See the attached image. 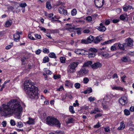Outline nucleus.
Returning <instances> with one entry per match:
<instances>
[{
	"mask_svg": "<svg viewBox=\"0 0 134 134\" xmlns=\"http://www.w3.org/2000/svg\"><path fill=\"white\" fill-rule=\"evenodd\" d=\"M17 100H11L7 105L3 104V109H0V113L3 116H12L14 114H16L17 116H20L22 108L19 102H17Z\"/></svg>",
	"mask_w": 134,
	"mask_h": 134,
	"instance_id": "1",
	"label": "nucleus"
},
{
	"mask_svg": "<svg viewBox=\"0 0 134 134\" xmlns=\"http://www.w3.org/2000/svg\"><path fill=\"white\" fill-rule=\"evenodd\" d=\"M24 89L28 97L31 98H38L37 88L32 85L31 80L25 81L24 84Z\"/></svg>",
	"mask_w": 134,
	"mask_h": 134,
	"instance_id": "2",
	"label": "nucleus"
},
{
	"mask_svg": "<svg viewBox=\"0 0 134 134\" xmlns=\"http://www.w3.org/2000/svg\"><path fill=\"white\" fill-rule=\"evenodd\" d=\"M79 63L77 62H74L71 63L68 66L67 72L68 74L73 73L76 70V68L77 67Z\"/></svg>",
	"mask_w": 134,
	"mask_h": 134,
	"instance_id": "3",
	"label": "nucleus"
},
{
	"mask_svg": "<svg viewBox=\"0 0 134 134\" xmlns=\"http://www.w3.org/2000/svg\"><path fill=\"white\" fill-rule=\"evenodd\" d=\"M88 71L85 68L82 67L79 71L77 72V77H78L85 76L87 74Z\"/></svg>",
	"mask_w": 134,
	"mask_h": 134,
	"instance_id": "4",
	"label": "nucleus"
},
{
	"mask_svg": "<svg viewBox=\"0 0 134 134\" xmlns=\"http://www.w3.org/2000/svg\"><path fill=\"white\" fill-rule=\"evenodd\" d=\"M64 4L62 2H60L59 1V13L62 14H63L66 15H67L68 12L66 10H65L64 9Z\"/></svg>",
	"mask_w": 134,
	"mask_h": 134,
	"instance_id": "5",
	"label": "nucleus"
},
{
	"mask_svg": "<svg viewBox=\"0 0 134 134\" xmlns=\"http://www.w3.org/2000/svg\"><path fill=\"white\" fill-rule=\"evenodd\" d=\"M104 3V0H94V3L96 6L98 8L102 7Z\"/></svg>",
	"mask_w": 134,
	"mask_h": 134,
	"instance_id": "6",
	"label": "nucleus"
},
{
	"mask_svg": "<svg viewBox=\"0 0 134 134\" xmlns=\"http://www.w3.org/2000/svg\"><path fill=\"white\" fill-rule=\"evenodd\" d=\"M119 102L122 105H124L128 102L127 97L125 96L121 97L119 99Z\"/></svg>",
	"mask_w": 134,
	"mask_h": 134,
	"instance_id": "7",
	"label": "nucleus"
},
{
	"mask_svg": "<svg viewBox=\"0 0 134 134\" xmlns=\"http://www.w3.org/2000/svg\"><path fill=\"white\" fill-rule=\"evenodd\" d=\"M102 65L100 63L96 62L94 63L91 65V67L94 69H96L101 67Z\"/></svg>",
	"mask_w": 134,
	"mask_h": 134,
	"instance_id": "8",
	"label": "nucleus"
},
{
	"mask_svg": "<svg viewBox=\"0 0 134 134\" xmlns=\"http://www.w3.org/2000/svg\"><path fill=\"white\" fill-rule=\"evenodd\" d=\"M52 121V123L51 124V126H56L58 127L59 126V121L57 119L53 117V120Z\"/></svg>",
	"mask_w": 134,
	"mask_h": 134,
	"instance_id": "9",
	"label": "nucleus"
},
{
	"mask_svg": "<svg viewBox=\"0 0 134 134\" xmlns=\"http://www.w3.org/2000/svg\"><path fill=\"white\" fill-rule=\"evenodd\" d=\"M97 29L100 31L104 32L106 30V28L104 26L102 23H100L99 26L97 27Z\"/></svg>",
	"mask_w": 134,
	"mask_h": 134,
	"instance_id": "10",
	"label": "nucleus"
},
{
	"mask_svg": "<svg viewBox=\"0 0 134 134\" xmlns=\"http://www.w3.org/2000/svg\"><path fill=\"white\" fill-rule=\"evenodd\" d=\"M53 13H51L48 14L47 16L49 18H51V20L53 22H54L55 21H58V18L56 16H55L54 17H53Z\"/></svg>",
	"mask_w": 134,
	"mask_h": 134,
	"instance_id": "11",
	"label": "nucleus"
},
{
	"mask_svg": "<svg viewBox=\"0 0 134 134\" xmlns=\"http://www.w3.org/2000/svg\"><path fill=\"white\" fill-rule=\"evenodd\" d=\"M53 117L51 116H48L46 119V124L49 125L51 126L52 122Z\"/></svg>",
	"mask_w": 134,
	"mask_h": 134,
	"instance_id": "12",
	"label": "nucleus"
},
{
	"mask_svg": "<svg viewBox=\"0 0 134 134\" xmlns=\"http://www.w3.org/2000/svg\"><path fill=\"white\" fill-rule=\"evenodd\" d=\"M102 37L101 35L94 37L93 42L95 43H97L99 42L102 39Z\"/></svg>",
	"mask_w": 134,
	"mask_h": 134,
	"instance_id": "13",
	"label": "nucleus"
},
{
	"mask_svg": "<svg viewBox=\"0 0 134 134\" xmlns=\"http://www.w3.org/2000/svg\"><path fill=\"white\" fill-rule=\"evenodd\" d=\"M125 41L127 43L129 47H131L133 45V40L130 38L126 39Z\"/></svg>",
	"mask_w": 134,
	"mask_h": 134,
	"instance_id": "14",
	"label": "nucleus"
},
{
	"mask_svg": "<svg viewBox=\"0 0 134 134\" xmlns=\"http://www.w3.org/2000/svg\"><path fill=\"white\" fill-rule=\"evenodd\" d=\"M74 121V119L73 118L70 117L66 119V124H71L73 123Z\"/></svg>",
	"mask_w": 134,
	"mask_h": 134,
	"instance_id": "15",
	"label": "nucleus"
},
{
	"mask_svg": "<svg viewBox=\"0 0 134 134\" xmlns=\"http://www.w3.org/2000/svg\"><path fill=\"white\" fill-rule=\"evenodd\" d=\"M99 53L100 55L105 58L107 57L109 55V54L106 51H101Z\"/></svg>",
	"mask_w": 134,
	"mask_h": 134,
	"instance_id": "16",
	"label": "nucleus"
},
{
	"mask_svg": "<svg viewBox=\"0 0 134 134\" xmlns=\"http://www.w3.org/2000/svg\"><path fill=\"white\" fill-rule=\"evenodd\" d=\"M67 30L69 31H72L74 30H77L79 29L78 28H75V27L74 25H73L72 27H67L66 28Z\"/></svg>",
	"mask_w": 134,
	"mask_h": 134,
	"instance_id": "17",
	"label": "nucleus"
},
{
	"mask_svg": "<svg viewBox=\"0 0 134 134\" xmlns=\"http://www.w3.org/2000/svg\"><path fill=\"white\" fill-rule=\"evenodd\" d=\"M13 35L14 40L15 41L18 42L20 38V35L18 36L16 32Z\"/></svg>",
	"mask_w": 134,
	"mask_h": 134,
	"instance_id": "18",
	"label": "nucleus"
},
{
	"mask_svg": "<svg viewBox=\"0 0 134 134\" xmlns=\"http://www.w3.org/2000/svg\"><path fill=\"white\" fill-rule=\"evenodd\" d=\"M132 7L129 5L127 6L125 5L123 8V10L124 11H127L128 10L131 9Z\"/></svg>",
	"mask_w": 134,
	"mask_h": 134,
	"instance_id": "19",
	"label": "nucleus"
},
{
	"mask_svg": "<svg viewBox=\"0 0 134 134\" xmlns=\"http://www.w3.org/2000/svg\"><path fill=\"white\" fill-rule=\"evenodd\" d=\"M125 127V125L124 123L122 122H121L120 123V126L118 128L119 130H122L124 129Z\"/></svg>",
	"mask_w": 134,
	"mask_h": 134,
	"instance_id": "20",
	"label": "nucleus"
},
{
	"mask_svg": "<svg viewBox=\"0 0 134 134\" xmlns=\"http://www.w3.org/2000/svg\"><path fill=\"white\" fill-rule=\"evenodd\" d=\"M84 51L85 52H90V51L93 52H94V53H96L97 51V49L95 48H90L89 49L88 51H86L84 50L83 49L82 50V51Z\"/></svg>",
	"mask_w": 134,
	"mask_h": 134,
	"instance_id": "21",
	"label": "nucleus"
},
{
	"mask_svg": "<svg viewBox=\"0 0 134 134\" xmlns=\"http://www.w3.org/2000/svg\"><path fill=\"white\" fill-rule=\"evenodd\" d=\"M27 123L30 125L34 124L35 123L34 120L30 118H29V120L27 122Z\"/></svg>",
	"mask_w": 134,
	"mask_h": 134,
	"instance_id": "22",
	"label": "nucleus"
},
{
	"mask_svg": "<svg viewBox=\"0 0 134 134\" xmlns=\"http://www.w3.org/2000/svg\"><path fill=\"white\" fill-rule=\"evenodd\" d=\"M87 39L88 43H91L92 41L93 42L94 37L93 36H90L87 38Z\"/></svg>",
	"mask_w": 134,
	"mask_h": 134,
	"instance_id": "23",
	"label": "nucleus"
},
{
	"mask_svg": "<svg viewBox=\"0 0 134 134\" xmlns=\"http://www.w3.org/2000/svg\"><path fill=\"white\" fill-rule=\"evenodd\" d=\"M12 22L11 20H8L6 23L5 26L6 27H8L12 24Z\"/></svg>",
	"mask_w": 134,
	"mask_h": 134,
	"instance_id": "24",
	"label": "nucleus"
},
{
	"mask_svg": "<svg viewBox=\"0 0 134 134\" xmlns=\"http://www.w3.org/2000/svg\"><path fill=\"white\" fill-rule=\"evenodd\" d=\"M46 7L48 9H50L52 8L51 4L49 2H47L46 3Z\"/></svg>",
	"mask_w": 134,
	"mask_h": 134,
	"instance_id": "25",
	"label": "nucleus"
},
{
	"mask_svg": "<svg viewBox=\"0 0 134 134\" xmlns=\"http://www.w3.org/2000/svg\"><path fill=\"white\" fill-rule=\"evenodd\" d=\"M71 14L72 16L75 15L77 13L76 10L75 9H74L71 11Z\"/></svg>",
	"mask_w": 134,
	"mask_h": 134,
	"instance_id": "26",
	"label": "nucleus"
},
{
	"mask_svg": "<svg viewBox=\"0 0 134 134\" xmlns=\"http://www.w3.org/2000/svg\"><path fill=\"white\" fill-rule=\"evenodd\" d=\"M49 56L51 58H57L55 53L53 52L50 53L49 54Z\"/></svg>",
	"mask_w": 134,
	"mask_h": 134,
	"instance_id": "27",
	"label": "nucleus"
},
{
	"mask_svg": "<svg viewBox=\"0 0 134 134\" xmlns=\"http://www.w3.org/2000/svg\"><path fill=\"white\" fill-rule=\"evenodd\" d=\"M92 64V61H89L86 63H85L83 65L82 67H87L88 66L90 65H91Z\"/></svg>",
	"mask_w": 134,
	"mask_h": 134,
	"instance_id": "28",
	"label": "nucleus"
},
{
	"mask_svg": "<svg viewBox=\"0 0 134 134\" xmlns=\"http://www.w3.org/2000/svg\"><path fill=\"white\" fill-rule=\"evenodd\" d=\"M115 41L114 39H112L104 42L105 44H109L114 42Z\"/></svg>",
	"mask_w": 134,
	"mask_h": 134,
	"instance_id": "29",
	"label": "nucleus"
},
{
	"mask_svg": "<svg viewBox=\"0 0 134 134\" xmlns=\"http://www.w3.org/2000/svg\"><path fill=\"white\" fill-rule=\"evenodd\" d=\"M112 89L113 90H120L123 91V88L119 86H115L112 87Z\"/></svg>",
	"mask_w": 134,
	"mask_h": 134,
	"instance_id": "30",
	"label": "nucleus"
},
{
	"mask_svg": "<svg viewBox=\"0 0 134 134\" xmlns=\"http://www.w3.org/2000/svg\"><path fill=\"white\" fill-rule=\"evenodd\" d=\"M118 44V46L119 47V48L122 50H124V46L122 44H121L119 43H117Z\"/></svg>",
	"mask_w": 134,
	"mask_h": 134,
	"instance_id": "31",
	"label": "nucleus"
},
{
	"mask_svg": "<svg viewBox=\"0 0 134 134\" xmlns=\"http://www.w3.org/2000/svg\"><path fill=\"white\" fill-rule=\"evenodd\" d=\"M21 60L22 62V64L24 65L26 64L25 61V60L26 59V58L25 57H23L21 58Z\"/></svg>",
	"mask_w": 134,
	"mask_h": 134,
	"instance_id": "32",
	"label": "nucleus"
},
{
	"mask_svg": "<svg viewBox=\"0 0 134 134\" xmlns=\"http://www.w3.org/2000/svg\"><path fill=\"white\" fill-rule=\"evenodd\" d=\"M49 61V58L48 57H44L43 59V63H45Z\"/></svg>",
	"mask_w": 134,
	"mask_h": 134,
	"instance_id": "33",
	"label": "nucleus"
},
{
	"mask_svg": "<svg viewBox=\"0 0 134 134\" xmlns=\"http://www.w3.org/2000/svg\"><path fill=\"white\" fill-rule=\"evenodd\" d=\"M95 53L94 52H91L89 54L88 57L89 58L94 57L95 56Z\"/></svg>",
	"mask_w": 134,
	"mask_h": 134,
	"instance_id": "34",
	"label": "nucleus"
},
{
	"mask_svg": "<svg viewBox=\"0 0 134 134\" xmlns=\"http://www.w3.org/2000/svg\"><path fill=\"white\" fill-rule=\"evenodd\" d=\"M118 45L117 43H115L113 46H111L110 49L111 51H114L116 49V46H117Z\"/></svg>",
	"mask_w": 134,
	"mask_h": 134,
	"instance_id": "35",
	"label": "nucleus"
},
{
	"mask_svg": "<svg viewBox=\"0 0 134 134\" xmlns=\"http://www.w3.org/2000/svg\"><path fill=\"white\" fill-rule=\"evenodd\" d=\"M16 125L19 128H21L23 126V124L21 122L19 121L17 123Z\"/></svg>",
	"mask_w": 134,
	"mask_h": 134,
	"instance_id": "36",
	"label": "nucleus"
},
{
	"mask_svg": "<svg viewBox=\"0 0 134 134\" xmlns=\"http://www.w3.org/2000/svg\"><path fill=\"white\" fill-rule=\"evenodd\" d=\"M124 114L128 116L130 114V112L127 109H125L124 110Z\"/></svg>",
	"mask_w": 134,
	"mask_h": 134,
	"instance_id": "37",
	"label": "nucleus"
},
{
	"mask_svg": "<svg viewBox=\"0 0 134 134\" xmlns=\"http://www.w3.org/2000/svg\"><path fill=\"white\" fill-rule=\"evenodd\" d=\"M69 110L70 112L74 114L75 113V111L74 110V107L72 106H70L69 107Z\"/></svg>",
	"mask_w": 134,
	"mask_h": 134,
	"instance_id": "38",
	"label": "nucleus"
},
{
	"mask_svg": "<svg viewBox=\"0 0 134 134\" xmlns=\"http://www.w3.org/2000/svg\"><path fill=\"white\" fill-rule=\"evenodd\" d=\"M121 60L122 62H126L128 61V59L126 57H124L121 59Z\"/></svg>",
	"mask_w": 134,
	"mask_h": 134,
	"instance_id": "39",
	"label": "nucleus"
},
{
	"mask_svg": "<svg viewBox=\"0 0 134 134\" xmlns=\"http://www.w3.org/2000/svg\"><path fill=\"white\" fill-rule=\"evenodd\" d=\"M120 18L121 20L125 21L126 18V15L124 14L121 15L120 16Z\"/></svg>",
	"mask_w": 134,
	"mask_h": 134,
	"instance_id": "40",
	"label": "nucleus"
},
{
	"mask_svg": "<svg viewBox=\"0 0 134 134\" xmlns=\"http://www.w3.org/2000/svg\"><path fill=\"white\" fill-rule=\"evenodd\" d=\"M19 6L22 8H25L27 6V4L25 2L19 4Z\"/></svg>",
	"mask_w": 134,
	"mask_h": 134,
	"instance_id": "41",
	"label": "nucleus"
},
{
	"mask_svg": "<svg viewBox=\"0 0 134 134\" xmlns=\"http://www.w3.org/2000/svg\"><path fill=\"white\" fill-rule=\"evenodd\" d=\"M43 52L45 53H49V51L48 49L46 48H44L43 49Z\"/></svg>",
	"mask_w": 134,
	"mask_h": 134,
	"instance_id": "42",
	"label": "nucleus"
},
{
	"mask_svg": "<svg viewBox=\"0 0 134 134\" xmlns=\"http://www.w3.org/2000/svg\"><path fill=\"white\" fill-rule=\"evenodd\" d=\"M76 89H79L80 87V84L78 83H76L74 85Z\"/></svg>",
	"mask_w": 134,
	"mask_h": 134,
	"instance_id": "43",
	"label": "nucleus"
},
{
	"mask_svg": "<svg viewBox=\"0 0 134 134\" xmlns=\"http://www.w3.org/2000/svg\"><path fill=\"white\" fill-rule=\"evenodd\" d=\"M60 62L62 63L65 62V58L64 57H61L60 58Z\"/></svg>",
	"mask_w": 134,
	"mask_h": 134,
	"instance_id": "44",
	"label": "nucleus"
},
{
	"mask_svg": "<svg viewBox=\"0 0 134 134\" xmlns=\"http://www.w3.org/2000/svg\"><path fill=\"white\" fill-rule=\"evenodd\" d=\"M86 20L88 21H92V17L91 16H88L86 17Z\"/></svg>",
	"mask_w": 134,
	"mask_h": 134,
	"instance_id": "45",
	"label": "nucleus"
},
{
	"mask_svg": "<svg viewBox=\"0 0 134 134\" xmlns=\"http://www.w3.org/2000/svg\"><path fill=\"white\" fill-rule=\"evenodd\" d=\"M89 81L87 77H85L83 78V81L84 83L86 84L88 83Z\"/></svg>",
	"mask_w": 134,
	"mask_h": 134,
	"instance_id": "46",
	"label": "nucleus"
},
{
	"mask_svg": "<svg viewBox=\"0 0 134 134\" xmlns=\"http://www.w3.org/2000/svg\"><path fill=\"white\" fill-rule=\"evenodd\" d=\"M102 106L104 108L106 109L108 108V107L111 106V104H107L106 105L105 103V104H103Z\"/></svg>",
	"mask_w": 134,
	"mask_h": 134,
	"instance_id": "47",
	"label": "nucleus"
},
{
	"mask_svg": "<svg viewBox=\"0 0 134 134\" xmlns=\"http://www.w3.org/2000/svg\"><path fill=\"white\" fill-rule=\"evenodd\" d=\"M87 40L82 39L81 40V43L83 44H88V42H87Z\"/></svg>",
	"mask_w": 134,
	"mask_h": 134,
	"instance_id": "48",
	"label": "nucleus"
},
{
	"mask_svg": "<svg viewBox=\"0 0 134 134\" xmlns=\"http://www.w3.org/2000/svg\"><path fill=\"white\" fill-rule=\"evenodd\" d=\"M10 122L11 125L12 126H14L16 124L15 121L11 119Z\"/></svg>",
	"mask_w": 134,
	"mask_h": 134,
	"instance_id": "49",
	"label": "nucleus"
},
{
	"mask_svg": "<svg viewBox=\"0 0 134 134\" xmlns=\"http://www.w3.org/2000/svg\"><path fill=\"white\" fill-rule=\"evenodd\" d=\"M28 36L29 38L32 40H35V38L33 37L32 35L31 34H29L28 35Z\"/></svg>",
	"mask_w": 134,
	"mask_h": 134,
	"instance_id": "50",
	"label": "nucleus"
},
{
	"mask_svg": "<svg viewBox=\"0 0 134 134\" xmlns=\"http://www.w3.org/2000/svg\"><path fill=\"white\" fill-rule=\"evenodd\" d=\"M100 124L99 122H98L96 125H94V128H99L100 126Z\"/></svg>",
	"mask_w": 134,
	"mask_h": 134,
	"instance_id": "51",
	"label": "nucleus"
},
{
	"mask_svg": "<svg viewBox=\"0 0 134 134\" xmlns=\"http://www.w3.org/2000/svg\"><path fill=\"white\" fill-rule=\"evenodd\" d=\"M12 45H8L6 46L5 47V49H10L12 46H13V43H11Z\"/></svg>",
	"mask_w": 134,
	"mask_h": 134,
	"instance_id": "52",
	"label": "nucleus"
},
{
	"mask_svg": "<svg viewBox=\"0 0 134 134\" xmlns=\"http://www.w3.org/2000/svg\"><path fill=\"white\" fill-rule=\"evenodd\" d=\"M42 51L41 50L38 49L35 52V53L36 54L39 55L41 52Z\"/></svg>",
	"mask_w": 134,
	"mask_h": 134,
	"instance_id": "53",
	"label": "nucleus"
},
{
	"mask_svg": "<svg viewBox=\"0 0 134 134\" xmlns=\"http://www.w3.org/2000/svg\"><path fill=\"white\" fill-rule=\"evenodd\" d=\"M105 131L106 132H108L110 131V129L109 127L108 126L107 127L104 128Z\"/></svg>",
	"mask_w": 134,
	"mask_h": 134,
	"instance_id": "54",
	"label": "nucleus"
},
{
	"mask_svg": "<svg viewBox=\"0 0 134 134\" xmlns=\"http://www.w3.org/2000/svg\"><path fill=\"white\" fill-rule=\"evenodd\" d=\"M34 35L35 37L38 39H40L41 38V36L40 35H38L37 34H35Z\"/></svg>",
	"mask_w": 134,
	"mask_h": 134,
	"instance_id": "55",
	"label": "nucleus"
},
{
	"mask_svg": "<svg viewBox=\"0 0 134 134\" xmlns=\"http://www.w3.org/2000/svg\"><path fill=\"white\" fill-rule=\"evenodd\" d=\"M110 21L109 20H105V24L106 25H109L110 24Z\"/></svg>",
	"mask_w": 134,
	"mask_h": 134,
	"instance_id": "56",
	"label": "nucleus"
},
{
	"mask_svg": "<svg viewBox=\"0 0 134 134\" xmlns=\"http://www.w3.org/2000/svg\"><path fill=\"white\" fill-rule=\"evenodd\" d=\"M39 28L41 30L43 31L44 32H46V29L44 28L41 26Z\"/></svg>",
	"mask_w": 134,
	"mask_h": 134,
	"instance_id": "57",
	"label": "nucleus"
},
{
	"mask_svg": "<svg viewBox=\"0 0 134 134\" xmlns=\"http://www.w3.org/2000/svg\"><path fill=\"white\" fill-rule=\"evenodd\" d=\"M94 97L93 98L92 97H91L89 98L88 99L90 102H93L94 100Z\"/></svg>",
	"mask_w": 134,
	"mask_h": 134,
	"instance_id": "58",
	"label": "nucleus"
},
{
	"mask_svg": "<svg viewBox=\"0 0 134 134\" xmlns=\"http://www.w3.org/2000/svg\"><path fill=\"white\" fill-rule=\"evenodd\" d=\"M102 115V114L101 113H99L98 114L95 116V117L96 118L99 117H100Z\"/></svg>",
	"mask_w": 134,
	"mask_h": 134,
	"instance_id": "59",
	"label": "nucleus"
},
{
	"mask_svg": "<svg viewBox=\"0 0 134 134\" xmlns=\"http://www.w3.org/2000/svg\"><path fill=\"white\" fill-rule=\"evenodd\" d=\"M2 125L3 127H5L6 125V122L5 121H3L2 122Z\"/></svg>",
	"mask_w": 134,
	"mask_h": 134,
	"instance_id": "60",
	"label": "nucleus"
},
{
	"mask_svg": "<svg viewBox=\"0 0 134 134\" xmlns=\"http://www.w3.org/2000/svg\"><path fill=\"white\" fill-rule=\"evenodd\" d=\"M116 11L117 13H120L121 12V9L120 8H117L116 9Z\"/></svg>",
	"mask_w": 134,
	"mask_h": 134,
	"instance_id": "61",
	"label": "nucleus"
},
{
	"mask_svg": "<svg viewBox=\"0 0 134 134\" xmlns=\"http://www.w3.org/2000/svg\"><path fill=\"white\" fill-rule=\"evenodd\" d=\"M119 21V20L118 19H113L112 20V21L113 23H116L118 22Z\"/></svg>",
	"mask_w": 134,
	"mask_h": 134,
	"instance_id": "62",
	"label": "nucleus"
},
{
	"mask_svg": "<svg viewBox=\"0 0 134 134\" xmlns=\"http://www.w3.org/2000/svg\"><path fill=\"white\" fill-rule=\"evenodd\" d=\"M83 32L85 33H88L90 32V31L88 29H86L83 30Z\"/></svg>",
	"mask_w": 134,
	"mask_h": 134,
	"instance_id": "63",
	"label": "nucleus"
},
{
	"mask_svg": "<svg viewBox=\"0 0 134 134\" xmlns=\"http://www.w3.org/2000/svg\"><path fill=\"white\" fill-rule=\"evenodd\" d=\"M129 130L131 131H134V126H132L130 128Z\"/></svg>",
	"mask_w": 134,
	"mask_h": 134,
	"instance_id": "64",
	"label": "nucleus"
}]
</instances>
